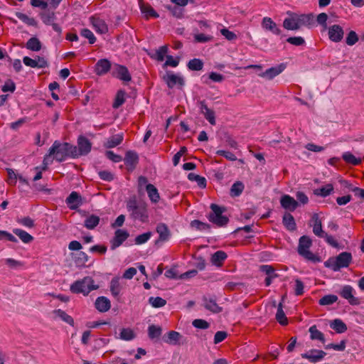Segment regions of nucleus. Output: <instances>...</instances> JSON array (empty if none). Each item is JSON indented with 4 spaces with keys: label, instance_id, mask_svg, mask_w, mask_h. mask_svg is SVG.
Instances as JSON below:
<instances>
[{
    "label": "nucleus",
    "instance_id": "nucleus-1",
    "mask_svg": "<svg viewBox=\"0 0 364 364\" xmlns=\"http://www.w3.org/2000/svg\"><path fill=\"white\" fill-rule=\"evenodd\" d=\"M52 155L59 162L65 161L68 156L77 158V146L68 142L61 143L55 141L48 151V156Z\"/></svg>",
    "mask_w": 364,
    "mask_h": 364
},
{
    "label": "nucleus",
    "instance_id": "nucleus-2",
    "mask_svg": "<svg viewBox=\"0 0 364 364\" xmlns=\"http://www.w3.org/2000/svg\"><path fill=\"white\" fill-rule=\"evenodd\" d=\"M129 216L134 220L144 223L148 219L147 205L145 203L138 201L135 196L130 198L126 204Z\"/></svg>",
    "mask_w": 364,
    "mask_h": 364
},
{
    "label": "nucleus",
    "instance_id": "nucleus-3",
    "mask_svg": "<svg viewBox=\"0 0 364 364\" xmlns=\"http://www.w3.org/2000/svg\"><path fill=\"white\" fill-rule=\"evenodd\" d=\"M352 259L353 257L350 252H343L336 257H329L324 262V266L334 272H338L342 268L348 267L351 263Z\"/></svg>",
    "mask_w": 364,
    "mask_h": 364
},
{
    "label": "nucleus",
    "instance_id": "nucleus-4",
    "mask_svg": "<svg viewBox=\"0 0 364 364\" xmlns=\"http://www.w3.org/2000/svg\"><path fill=\"white\" fill-rule=\"evenodd\" d=\"M312 245V240L308 236L303 235L299 238L297 251L299 255L304 259L314 263L321 262V258L309 250Z\"/></svg>",
    "mask_w": 364,
    "mask_h": 364
},
{
    "label": "nucleus",
    "instance_id": "nucleus-5",
    "mask_svg": "<svg viewBox=\"0 0 364 364\" xmlns=\"http://www.w3.org/2000/svg\"><path fill=\"white\" fill-rule=\"evenodd\" d=\"M98 288V285L94 284V280L92 277H85L71 284L70 289L74 294L82 293L84 295H87L91 291Z\"/></svg>",
    "mask_w": 364,
    "mask_h": 364
},
{
    "label": "nucleus",
    "instance_id": "nucleus-6",
    "mask_svg": "<svg viewBox=\"0 0 364 364\" xmlns=\"http://www.w3.org/2000/svg\"><path fill=\"white\" fill-rule=\"evenodd\" d=\"M210 208L212 210V213H210L208 220L218 227L225 226L229 222L228 218L223 215L226 208L215 203H212Z\"/></svg>",
    "mask_w": 364,
    "mask_h": 364
},
{
    "label": "nucleus",
    "instance_id": "nucleus-7",
    "mask_svg": "<svg viewBox=\"0 0 364 364\" xmlns=\"http://www.w3.org/2000/svg\"><path fill=\"white\" fill-rule=\"evenodd\" d=\"M129 234L125 230L118 229L114 232V237L110 240L111 249L115 250L122 245V243L129 237Z\"/></svg>",
    "mask_w": 364,
    "mask_h": 364
},
{
    "label": "nucleus",
    "instance_id": "nucleus-8",
    "mask_svg": "<svg viewBox=\"0 0 364 364\" xmlns=\"http://www.w3.org/2000/svg\"><path fill=\"white\" fill-rule=\"evenodd\" d=\"M326 355V353L321 350L311 349L306 353H301L302 358L309 360L312 363L321 360Z\"/></svg>",
    "mask_w": 364,
    "mask_h": 364
},
{
    "label": "nucleus",
    "instance_id": "nucleus-9",
    "mask_svg": "<svg viewBox=\"0 0 364 364\" xmlns=\"http://www.w3.org/2000/svg\"><path fill=\"white\" fill-rule=\"evenodd\" d=\"M92 147L91 142L84 136H79L77 139V157L82 155H87L90 152Z\"/></svg>",
    "mask_w": 364,
    "mask_h": 364
},
{
    "label": "nucleus",
    "instance_id": "nucleus-10",
    "mask_svg": "<svg viewBox=\"0 0 364 364\" xmlns=\"http://www.w3.org/2000/svg\"><path fill=\"white\" fill-rule=\"evenodd\" d=\"M353 288L350 285H345L340 291V295L343 299L348 300L350 305L360 304V299L353 296Z\"/></svg>",
    "mask_w": 364,
    "mask_h": 364
},
{
    "label": "nucleus",
    "instance_id": "nucleus-11",
    "mask_svg": "<svg viewBox=\"0 0 364 364\" xmlns=\"http://www.w3.org/2000/svg\"><path fill=\"white\" fill-rule=\"evenodd\" d=\"M164 80L166 82L167 86L171 89L174 87L176 85H178V87L181 89L185 85L183 77L172 73H168L164 77Z\"/></svg>",
    "mask_w": 364,
    "mask_h": 364
},
{
    "label": "nucleus",
    "instance_id": "nucleus-12",
    "mask_svg": "<svg viewBox=\"0 0 364 364\" xmlns=\"http://www.w3.org/2000/svg\"><path fill=\"white\" fill-rule=\"evenodd\" d=\"M124 164L129 171H132L139 163V156L134 151H127L124 159Z\"/></svg>",
    "mask_w": 364,
    "mask_h": 364
},
{
    "label": "nucleus",
    "instance_id": "nucleus-13",
    "mask_svg": "<svg viewBox=\"0 0 364 364\" xmlns=\"http://www.w3.org/2000/svg\"><path fill=\"white\" fill-rule=\"evenodd\" d=\"M113 75L125 82H129L132 80L131 75L127 67L119 64L114 65Z\"/></svg>",
    "mask_w": 364,
    "mask_h": 364
},
{
    "label": "nucleus",
    "instance_id": "nucleus-14",
    "mask_svg": "<svg viewBox=\"0 0 364 364\" xmlns=\"http://www.w3.org/2000/svg\"><path fill=\"white\" fill-rule=\"evenodd\" d=\"M285 68V64L281 63L277 66L272 67L266 70L264 72L259 74V76L270 80H272L274 77L279 75L281 73H282Z\"/></svg>",
    "mask_w": 364,
    "mask_h": 364
},
{
    "label": "nucleus",
    "instance_id": "nucleus-15",
    "mask_svg": "<svg viewBox=\"0 0 364 364\" xmlns=\"http://www.w3.org/2000/svg\"><path fill=\"white\" fill-rule=\"evenodd\" d=\"M281 206L289 211H294L299 206V202L289 195H284L280 198Z\"/></svg>",
    "mask_w": 364,
    "mask_h": 364
},
{
    "label": "nucleus",
    "instance_id": "nucleus-16",
    "mask_svg": "<svg viewBox=\"0 0 364 364\" xmlns=\"http://www.w3.org/2000/svg\"><path fill=\"white\" fill-rule=\"evenodd\" d=\"M65 202L70 210H77L82 204V198L77 192L73 191L68 196Z\"/></svg>",
    "mask_w": 364,
    "mask_h": 364
},
{
    "label": "nucleus",
    "instance_id": "nucleus-17",
    "mask_svg": "<svg viewBox=\"0 0 364 364\" xmlns=\"http://www.w3.org/2000/svg\"><path fill=\"white\" fill-rule=\"evenodd\" d=\"M343 30L339 25H333L328 28V37L333 42H340L343 37Z\"/></svg>",
    "mask_w": 364,
    "mask_h": 364
},
{
    "label": "nucleus",
    "instance_id": "nucleus-18",
    "mask_svg": "<svg viewBox=\"0 0 364 364\" xmlns=\"http://www.w3.org/2000/svg\"><path fill=\"white\" fill-rule=\"evenodd\" d=\"M111 68V63L107 59L99 60L95 65V73L97 75H103L109 72Z\"/></svg>",
    "mask_w": 364,
    "mask_h": 364
},
{
    "label": "nucleus",
    "instance_id": "nucleus-19",
    "mask_svg": "<svg viewBox=\"0 0 364 364\" xmlns=\"http://www.w3.org/2000/svg\"><path fill=\"white\" fill-rule=\"evenodd\" d=\"M262 26L267 31H271L272 33L279 35L281 33L280 28H278L277 23L269 17H264L262 21Z\"/></svg>",
    "mask_w": 364,
    "mask_h": 364
},
{
    "label": "nucleus",
    "instance_id": "nucleus-20",
    "mask_svg": "<svg viewBox=\"0 0 364 364\" xmlns=\"http://www.w3.org/2000/svg\"><path fill=\"white\" fill-rule=\"evenodd\" d=\"M182 336L177 331H170L163 337V341L170 345H177Z\"/></svg>",
    "mask_w": 364,
    "mask_h": 364
},
{
    "label": "nucleus",
    "instance_id": "nucleus-21",
    "mask_svg": "<svg viewBox=\"0 0 364 364\" xmlns=\"http://www.w3.org/2000/svg\"><path fill=\"white\" fill-rule=\"evenodd\" d=\"M95 306L100 312H106L111 307L110 301L105 296L98 297L95 301Z\"/></svg>",
    "mask_w": 364,
    "mask_h": 364
},
{
    "label": "nucleus",
    "instance_id": "nucleus-22",
    "mask_svg": "<svg viewBox=\"0 0 364 364\" xmlns=\"http://www.w3.org/2000/svg\"><path fill=\"white\" fill-rule=\"evenodd\" d=\"M156 230L159 235V240L167 241L169 239L171 232L168 226L165 223H159L156 226Z\"/></svg>",
    "mask_w": 364,
    "mask_h": 364
},
{
    "label": "nucleus",
    "instance_id": "nucleus-23",
    "mask_svg": "<svg viewBox=\"0 0 364 364\" xmlns=\"http://www.w3.org/2000/svg\"><path fill=\"white\" fill-rule=\"evenodd\" d=\"M91 22L96 32L104 34L108 31V27L104 20L99 18H91Z\"/></svg>",
    "mask_w": 364,
    "mask_h": 364
},
{
    "label": "nucleus",
    "instance_id": "nucleus-24",
    "mask_svg": "<svg viewBox=\"0 0 364 364\" xmlns=\"http://www.w3.org/2000/svg\"><path fill=\"white\" fill-rule=\"evenodd\" d=\"M311 219L314 221L313 232L319 237H323L326 232L322 229L321 220L319 219L318 214L314 213Z\"/></svg>",
    "mask_w": 364,
    "mask_h": 364
},
{
    "label": "nucleus",
    "instance_id": "nucleus-25",
    "mask_svg": "<svg viewBox=\"0 0 364 364\" xmlns=\"http://www.w3.org/2000/svg\"><path fill=\"white\" fill-rule=\"evenodd\" d=\"M295 21L297 24L298 29H299L301 26H307L311 23V21L312 19L311 14H301L298 15L296 14H293Z\"/></svg>",
    "mask_w": 364,
    "mask_h": 364
},
{
    "label": "nucleus",
    "instance_id": "nucleus-26",
    "mask_svg": "<svg viewBox=\"0 0 364 364\" xmlns=\"http://www.w3.org/2000/svg\"><path fill=\"white\" fill-rule=\"evenodd\" d=\"M73 258L76 266L80 267H85L86 262L89 259L88 255L82 251L73 254Z\"/></svg>",
    "mask_w": 364,
    "mask_h": 364
},
{
    "label": "nucleus",
    "instance_id": "nucleus-27",
    "mask_svg": "<svg viewBox=\"0 0 364 364\" xmlns=\"http://www.w3.org/2000/svg\"><path fill=\"white\" fill-rule=\"evenodd\" d=\"M282 223L285 228L290 230L294 231L296 228V224L294 218L289 213H285L282 218Z\"/></svg>",
    "mask_w": 364,
    "mask_h": 364
},
{
    "label": "nucleus",
    "instance_id": "nucleus-28",
    "mask_svg": "<svg viewBox=\"0 0 364 364\" xmlns=\"http://www.w3.org/2000/svg\"><path fill=\"white\" fill-rule=\"evenodd\" d=\"M203 302H204V307L213 312V313H220L222 311V308L220 306H219L215 300L212 299V298H210V299H208L206 297H204L203 298Z\"/></svg>",
    "mask_w": 364,
    "mask_h": 364
},
{
    "label": "nucleus",
    "instance_id": "nucleus-29",
    "mask_svg": "<svg viewBox=\"0 0 364 364\" xmlns=\"http://www.w3.org/2000/svg\"><path fill=\"white\" fill-rule=\"evenodd\" d=\"M227 257L228 255L225 252L219 250L212 255L210 261L213 264L217 267H221L223 261L227 258Z\"/></svg>",
    "mask_w": 364,
    "mask_h": 364
},
{
    "label": "nucleus",
    "instance_id": "nucleus-30",
    "mask_svg": "<svg viewBox=\"0 0 364 364\" xmlns=\"http://www.w3.org/2000/svg\"><path fill=\"white\" fill-rule=\"evenodd\" d=\"M330 327L337 333H343L347 331L346 324L339 318L333 320L330 323Z\"/></svg>",
    "mask_w": 364,
    "mask_h": 364
},
{
    "label": "nucleus",
    "instance_id": "nucleus-31",
    "mask_svg": "<svg viewBox=\"0 0 364 364\" xmlns=\"http://www.w3.org/2000/svg\"><path fill=\"white\" fill-rule=\"evenodd\" d=\"M146 190L151 202L156 203L159 200V193L157 188L153 184H147L146 186Z\"/></svg>",
    "mask_w": 364,
    "mask_h": 364
},
{
    "label": "nucleus",
    "instance_id": "nucleus-32",
    "mask_svg": "<svg viewBox=\"0 0 364 364\" xmlns=\"http://www.w3.org/2000/svg\"><path fill=\"white\" fill-rule=\"evenodd\" d=\"M100 217L95 215H88L84 221V226L88 230H93L100 223Z\"/></svg>",
    "mask_w": 364,
    "mask_h": 364
},
{
    "label": "nucleus",
    "instance_id": "nucleus-33",
    "mask_svg": "<svg viewBox=\"0 0 364 364\" xmlns=\"http://www.w3.org/2000/svg\"><path fill=\"white\" fill-rule=\"evenodd\" d=\"M162 334V328L159 326L150 325L148 328V336L151 340H158Z\"/></svg>",
    "mask_w": 364,
    "mask_h": 364
},
{
    "label": "nucleus",
    "instance_id": "nucleus-34",
    "mask_svg": "<svg viewBox=\"0 0 364 364\" xmlns=\"http://www.w3.org/2000/svg\"><path fill=\"white\" fill-rule=\"evenodd\" d=\"M122 141L123 135L116 134L107 139V141L105 143V146L108 149L114 148L120 144Z\"/></svg>",
    "mask_w": 364,
    "mask_h": 364
},
{
    "label": "nucleus",
    "instance_id": "nucleus-35",
    "mask_svg": "<svg viewBox=\"0 0 364 364\" xmlns=\"http://www.w3.org/2000/svg\"><path fill=\"white\" fill-rule=\"evenodd\" d=\"M13 232L24 243H30L33 240V237L31 235L21 229L15 228L13 230Z\"/></svg>",
    "mask_w": 364,
    "mask_h": 364
},
{
    "label": "nucleus",
    "instance_id": "nucleus-36",
    "mask_svg": "<svg viewBox=\"0 0 364 364\" xmlns=\"http://www.w3.org/2000/svg\"><path fill=\"white\" fill-rule=\"evenodd\" d=\"M333 191V185L331 183H328L321 188L315 189L314 191V193L316 196H321V197H326V196H329L332 193Z\"/></svg>",
    "mask_w": 364,
    "mask_h": 364
},
{
    "label": "nucleus",
    "instance_id": "nucleus-37",
    "mask_svg": "<svg viewBox=\"0 0 364 364\" xmlns=\"http://www.w3.org/2000/svg\"><path fill=\"white\" fill-rule=\"evenodd\" d=\"M310 338L311 340H318L324 343L325 338L322 332L318 331L315 325L311 326L309 329Z\"/></svg>",
    "mask_w": 364,
    "mask_h": 364
},
{
    "label": "nucleus",
    "instance_id": "nucleus-38",
    "mask_svg": "<svg viewBox=\"0 0 364 364\" xmlns=\"http://www.w3.org/2000/svg\"><path fill=\"white\" fill-rule=\"evenodd\" d=\"M53 314L55 315V316L60 318L62 321L70 324V326L74 325L73 318L70 315H68L65 311L61 309H56L53 311Z\"/></svg>",
    "mask_w": 364,
    "mask_h": 364
},
{
    "label": "nucleus",
    "instance_id": "nucleus-39",
    "mask_svg": "<svg viewBox=\"0 0 364 364\" xmlns=\"http://www.w3.org/2000/svg\"><path fill=\"white\" fill-rule=\"evenodd\" d=\"M26 47L32 51H39L41 49L42 45L38 38L32 37L27 41Z\"/></svg>",
    "mask_w": 364,
    "mask_h": 364
},
{
    "label": "nucleus",
    "instance_id": "nucleus-40",
    "mask_svg": "<svg viewBox=\"0 0 364 364\" xmlns=\"http://www.w3.org/2000/svg\"><path fill=\"white\" fill-rule=\"evenodd\" d=\"M139 8L141 13L146 15V17L148 18L149 16L158 18L159 14L156 12V11L149 5L145 4L144 2L141 4H139Z\"/></svg>",
    "mask_w": 364,
    "mask_h": 364
},
{
    "label": "nucleus",
    "instance_id": "nucleus-41",
    "mask_svg": "<svg viewBox=\"0 0 364 364\" xmlns=\"http://www.w3.org/2000/svg\"><path fill=\"white\" fill-rule=\"evenodd\" d=\"M276 319L282 326H285L288 323L287 318L283 311V305L282 302H280L277 306Z\"/></svg>",
    "mask_w": 364,
    "mask_h": 364
},
{
    "label": "nucleus",
    "instance_id": "nucleus-42",
    "mask_svg": "<svg viewBox=\"0 0 364 364\" xmlns=\"http://www.w3.org/2000/svg\"><path fill=\"white\" fill-rule=\"evenodd\" d=\"M188 178L191 181H196L198 186L201 188H205L206 187V179L203 176L194 173H190L188 175Z\"/></svg>",
    "mask_w": 364,
    "mask_h": 364
},
{
    "label": "nucleus",
    "instance_id": "nucleus-43",
    "mask_svg": "<svg viewBox=\"0 0 364 364\" xmlns=\"http://www.w3.org/2000/svg\"><path fill=\"white\" fill-rule=\"evenodd\" d=\"M188 68L191 70L199 71L203 68V62L198 58H193L188 63Z\"/></svg>",
    "mask_w": 364,
    "mask_h": 364
},
{
    "label": "nucleus",
    "instance_id": "nucleus-44",
    "mask_svg": "<svg viewBox=\"0 0 364 364\" xmlns=\"http://www.w3.org/2000/svg\"><path fill=\"white\" fill-rule=\"evenodd\" d=\"M343 159L348 164L356 166L361 163V159L359 158H356L353 154L350 152H345L342 156Z\"/></svg>",
    "mask_w": 364,
    "mask_h": 364
},
{
    "label": "nucleus",
    "instance_id": "nucleus-45",
    "mask_svg": "<svg viewBox=\"0 0 364 364\" xmlns=\"http://www.w3.org/2000/svg\"><path fill=\"white\" fill-rule=\"evenodd\" d=\"M244 184L240 181H237L232 184L230 188V196L232 197L239 196L244 190Z\"/></svg>",
    "mask_w": 364,
    "mask_h": 364
},
{
    "label": "nucleus",
    "instance_id": "nucleus-46",
    "mask_svg": "<svg viewBox=\"0 0 364 364\" xmlns=\"http://www.w3.org/2000/svg\"><path fill=\"white\" fill-rule=\"evenodd\" d=\"M283 26L287 30L295 31L298 30L297 24L295 21L293 14L290 15L289 18H287L283 21Z\"/></svg>",
    "mask_w": 364,
    "mask_h": 364
},
{
    "label": "nucleus",
    "instance_id": "nucleus-47",
    "mask_svg": "<svg viewBox=\"0 0 364 364\" xmlns=\"http://www.w3.org/2000/svg\"><path fill=\"white\" fill-rule=\"evenodd\" d=\"M338 296L334 294H328L325 295L322 298H321L318 301V304L321 306H327L331 305L337 301Z\"/></svg>",
    "mask_w": 364,
    "mask_h": 364
},
{
    "label": "nucleus",
    "instance_id": "nucleus-48",
    "mask_svg": "<svg viewBox=\"0 0 364 364\" xmlns=\"http://www.w3.org/2000/svg\"><path fill=\"white\" fill-rule=\"evenodd\" d=\"M110 291L114 297H117L121 291V287L118 278H113L110 282Z\"/></svg>",
    "mask_w": 364,
    "mask_h": 364
},
{
    "label": "nucleus",
    "instance_id": "nucleus-49",
    "mask_svg": "<svg viewBox=\"0 0 364 364\" xmlns=\"http://www.w3.org/2000/svg\"><path fill=\"white\" fill-rule=\"evenodd\" d=\"M125 92L123 90H119L116 95L114 101L113 102L112 107L114 109L119 108L121 105H122L125 101Z\"/></svg>",
    "mask_w": 364,
    "mask_h": 364
},
{
    "label": "nucleus",
    "instance_id": "nucleus-50",
    "mask_svg": "<svg viewBox=\"0 0 364 364\" xmlns=\"http://www.w3.org/2000/svg\"><path fill=\"white\" fill-rule=\"evenodd\" d=\"M40 16L43 22L46 25H51L55 19L54 12H42L40 14Z\"/></svg>",
    "mask_w": 364,
    "mask_h": 364
},
{
    "label": "nucleus",
    "instance_id": "nucleus-51",
    "mask_svg": "<svg viewBox=\"0 0 364 364\" xmlns=\"http://www.w3.org/2000/svg\"><path fill=\"white\" fill-rule=\"evenodd\" d=\"M119 338L124 341H131L135 338V333L129 328H122L119 334Z\"/></svg>",
    "mask_w": 364,
    "mask_h": 364
},
{
    "label": "nucleus",
    "instance_id": "nucleus-52",
    "mask_svg": "<svg viewBox=\"0 0 364 364\" xmlns=\"http://www.w3.org/2000/svg\"><path fill=\"white\" fill-rule=\"evenodd\" d=\"M149 304L154 308L163 307L166 304V301L161 297H150L149 299Z\"/></svg>",
    "mask_w": 364,
    "mask_h": 364
},
{
    "label": "nucleus",
    "instance_id": "nucleus-53",
    "mask_svg": "<svg viewBox=\"0 0 364 364\" xmlns=\"http://www.w3.org/2000/svg\"><path fill=\"white\" fill-rule=\"evenodd\" d=\"M166 9L171 12V14L176 17V18H181L183 15L184 9L178 6H167Z\"/></svg>",
    "mask_w": 364,
    "mask_h": 364
},
{
    "label": "nucleus",
    "instance_id": "nucleus-54",
    "mask_svg": "<svg viewBox=\"0 0 364 364\" xmlns=\"http://www.w3.org/2000/svg\"><path fill=\"white\" fill-rule=\"evenodd\" d=\"M191 226L198 230H208L210 229V225L209 224L203 223L198 220L191 221Z\"/></svg>",
    "mask_w": 364,
    "mask_h": 364
},
{
    "label": "nucleus",
    "instance_id": "nucleus-55",
    "mask_svg": "<svg viewBox=\"0 0 364 364\" xmlns=\"http://www.w3.org/2000/svg\"><path fill=\"white\" fill-rule=\"evenodd\" d=\"M151 237V232H147L141 234L135 237L134 242L136 245H142L146 242Z\"/></svg>",
    "mask_w": 364,
    "mask_h": 364
},
{
    "label": "nucleus",
    "instance_id": "nucleus-56",
    "mask_svg": "<svg viewBox=\"0 0 364 364\" xmlns=\"http://www.w3.org/2000/svg\"><path fill=\"white\" fill-rule=\"evenodd\" d=\"M80 35L84 38H87L89 41V43L90 44H93L96 41V38L94 36L93 33L87 28L82 29L80 31Z\"/></svg>",
    "mask_w": 364,
    "mask_h": 364
},
{
    "label": "nucleus",
    "instance_id": "nucleus-57",
    "mask_svg": "<svg viewBox=\"0 0 364 364\" xmlns=\"http://www.w3.org/2000/svg\"><path fill=\"white\" fill-rule=\"evenodd\" d=\"M192 325L199 329H207L209 328L210 324L208 321L203 319H195L192 322Z\"/></svg>",
    "mask_w": 364,
    "mask_h": 364
},
{
    "label": "nucleus",
    "instance_id": "nucleus-58",
    "mask_svg": "<svg viewBox=\"0 0 364 364\" xmlns=\"http://www.w3.org/2000/svg\"><path fill=\"white\" fill-rule=\"evenodd\" d=\"M358 35L353 31H351L348 33V34L346 37V44L348 46H353L354 44H355L358 42Z\"/></svg>",
    "mask_w": 364,
    "mask_h": 364
},
{
    "label": "nucleus",
    "instance_id": "nucleus-59",
    "mask_svg": "<svg viewBox=\"0 0 364 364\" xmlns=\"http://www.w3.org/2000/svg\"><path fill=\"white\" fill-rule=\"evenodd\" d=\"M287 41L296 46H300L305 44L304 38L301 36L289 37L287 39Z\"/></svg>",
    "mask_w": 364,
    "mask_h": 364
},
{
    "label": "nucleus",
    "instance_id": "nucleus-60",
    "mask_svg": "<svg viewBox=\"0 0 364 364\" xmlns=\"http://www.w3.org/2000/svg\"><path fill=\"white\" fill-rule=\"evenodd\" d=\"M216 154L219 155V156H222L225 157L226 159L231 161H234L237 160V157L235 156V155L233 153L228 151L218 150L216 151Z\"/></svg>",
    "mask_w": 364,
    "mask_h": 364
},
{
    "label": "nucleus",
    "instance_id": "nucleus-61",
    "mask_svg": "<svg viewBox=\"0 0 364 364\" xmlns=\"http://www.w3.org/2000/svg\"><path fill=\"white\" fill-rule=\"evenodd\" d=\"M203 114L211 125L216 124L215 112L213 109L207 110Z\"/></svg>",
    "mask_w": 364,
    "mask_h": 364
},
{
    "label": "nucleus",
    "instance_id": "nucleus-62",
    "mask_svg": "<svg viewBox=\"0 0 364 364\" xmlns=\"http://www.w3.org/2000/svg\"><path fill=\"white\" fill-rule=\"evenodd\" d=\"M304 283L299 279H296L295 280V288L294 293L296 296H300L304 294Z\"/></svg>",
    "mask_w": 364,
    "mask_h": 364
},
{
    "label": "nucleus",
    "instance_id": "nucleus-63",
    "mask_svg": "<svg viewBox=\"0 0 364 364\" xmlns=\"http://www.w3.org/2000/svg\"><path fill=\"white\" fill-rule=\"evenodd\" d=\"M168 52V46H163L159 48V50H156V60L159 61H163L164 59L165 55Z\"/></svg>",
    "mask_w": 364,
    "mask_h": 364
},
{
    "label": "nucleus",
    "instance_id": "nucleus-64",
    "mask_svg": "<svg viewBox=\"0 0 364 364\" xmlns=\"http://www.w3.org/2000/svg\"><path fill=\"white\" fill-rule=\"evenodd\" d=\"M6 264H7L9 267L16 269L18 267H21L23 264V262L16 260L12 258H8L5 260Z\"/></svg>",
    "mask_w": 364,
    "mask_h": 364
}]
</instances>
